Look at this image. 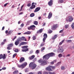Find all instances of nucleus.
Instances as JSON below:
<instances>
[{
  "label": "nucleus",
  "instance_id": "nucleus-1",
  "mask_svg": "<svg viewBox=\"0 0 74 74\" xmlns=\"http://www.w3.org/2000/svg\"><path fill=\"white\" fill-rule=\"evenodd\" d=\"M55 55V53L51 52L45 55L43 57V60H48L50 57H52L53 56Z\"/></svg>",
  "mask_w": 74,
  "mask_h": 74
},
{
  "label": "nucleus",
  "instance_id": "nucleus-2",
  "mask_svg": "<svg viewBox=\"0 0 74 74\" xmlns=\"http://www.w3.org/2000/svg\"><path fill=\"white\" fill-rule=\"evenodd\" d=\"M39 63H41V66H43L45 64H47V61L45 60L43 61L41 59H40L38 61Z\"/></svg>",
  "mask_w": 74,
  "mask_h": 74
},
{
  "label": "nucleus",
  "instance_id": "nucleus-3",
  "mask_svg": "<svg viewBox=\"0 0 74 74\" xmlns=\"http://www.w3.org/2000/svg\"><path fill=\"white\" fill-rule=\"evenodd\" d=\"M27 64V62H25L21 64V65H18V67L19 68H21V69H24Z\"/></svg>",
  "mask_w": 74,
  "mask_h": 74
},
{
  "label": "nucleus",
  "instance_id": "nucleus-4",
  "mask_svg": "<svg viewBox=\"0 0 74 74\" xmlns=\"http://www.w3.org/2000/svg\"><path fill=\"white\" fill-rule=\"evenodd\" d=\"M37 65L36 64H33L32 62H31L29 64V67H32V69H34L36 67Z\"/></svg>",
  "mask_w": 74,
  "mask_h": 74
},
{
  "label": "nucleus",
  "instance_id": "nucleus-5",
  "mask_svg": "<svg viewBox=\"0 0 74 74\" xmlns=\"http://www.w3.org/2000/svg\"><path fill=\"white\" fill-rule=\"evenodd\" d=\"M57 51L58 52H60L62 53L63 52V47L62 46L60 47L57 49Z\"/></svg>",
  "mask_w": 74,
  "mask_h": 74
},
{
  "label": "nucleus",
  "instance_id": "nucleus-6",
  "mask_svg": "<svg viewBox=\"0 0 74 74\" xmlns=\"http://www.w3.org/2000/svg\"><path fill=\"white\" fill-rule=\"evenodd\" d=\"M35 28H36V27L35 25H33L31 26L30 27L28 28V30H35Z\"/></svg>",
  "mask_w": 74,
  "mask_h": 74
},
{
  "label": "nucleus",
  "instance_id": "nucleus-7",
  "mask_svg": "<svg viewBox=\"0 0 74 74\" xmlns=\"http://www.w3.org/2000/svg\"><path fill=\"white\" fill-rule=\"evenodd\" d=\"M6 59V56H5V54H4L3 55V54H1L0 55V59Z\"/></svg>",
  "mask_w": 74,
  "mask_h": 74
},
{
  "label": "nucleus",
  "instance_id": "nucleus-8",
  "mask_svg": "<svg viewBox=\"0 0 74 74\" xmlns=\"http://www.w3.org/2000/svg\"><path fill=\"white\" fill-rule=\"evenodd\" d=\"M44 38H43V42H45L46 38H47V34H45L43 35Z\"/></svg>",
  "mask_w": 74,
  "mask_h": 74
},
{
  "label": "nucleus",
  "instance_id": "nucleus-9",
  "mask_svg": "<svg viewBox=\"0 0 74 74\" xmlns=\"http://www.w3.org/2000/svg\"><path fill=\"white\" fill-rule=\"evenodd\" d=\"M19 39H18L15 42V44L16 45H18L19 44V41H20V38H19Z\"/></svg>",
  "mask_w": 74,
  "mask_h": 74
},
{
  "label": "nucleus",
  "instance_id": "nucleus-10",
  "mask_svg": "<svg viewBox=\"0 0 74 74\" xmlns=\"http://www.w3.org/2000/svg\"><path fill=\"white\" fill-rule=\"evenodd\" d=\"M27 42H21L20 44L19 45H18V47H20L22 45H26V44H27Z\"/></svg>",
  "mask_w": 74,
  "mask_h": 74
},
{
  "label": "nucleus",
  "instance_id": "nucleus-11",
  "mask_svg": "<svg viewBox=\"0 0 74 74\" xmlns=\"http://www.w3.org/2000/svg\"><path fill=\"white\" fill-rule=\"evenodd\" d=\"M69 22H72L73 20V17L71 16H69Z\"/></svg>",
  "mask_w": 74,
  "mask_h": 74
},
{
  "label": "nucleus",
  "instance_id": "nucleus-12",
  "mask_svg": "<svg viewBox=\"0 0 74 74\" xmlns=\"http://www.w3.org/2000/svg\"><path fill=\"white\" fill-rule=\"evenodd\" d=\"M40 7H37L35 10L34 11V12H38V11H40Z\"/></svg>",
  "mask_w": 74,
  "mask_h": 74
},
{
  "label": "nucleus",
  "instance_id": "nucleus-13",
  "mask_svg": "<svg viewBox=\"0 0 74 74\" xmlns=\"http://www.w3.org/2000/svg\"><path fill=\"white\" fill-rule=\"evenodd\" d=\"M58 27V25H54L53 27H52V30H54L56 28V27Z\"/></svg>",
  "mask_w": 74,
  "mask_h": 74
},
{
  "label": "nucleus",
  "instance_id": "nucleus-14",
  "mask_svg": "<svg viewBox=\"0 0 74 74\" xmlns=\"http://www.w3.org/2000/svg\"><path fill=\"white\" fill-rule=\"evenodd\" d=\"M53 2H52V0H51L48 3V4L49 6H52V5L53 4Z\"/></svg>",
  "mask_w": 74,
  "mask_h": 74
},
{
  "label": "nucleus",
  "instance_id": "nucleus-15",
  "mask_svg": "<svg viewBox=\"0 0 74 74\" xmlns=\"http://www.w3.org/2000/svg\"><path fill=\"white\" fill-rule=\"evenodd\" d=\"M42 31H43V29H40L39 30H38L37 31V33H41L42 32Z\"/></svg>",
  "mask_w": 74,
  "mask_h": 74
},
{
  "label": "nucleus",
  "instance_id": "nucleus-16",
  "mask_svg": "<svg viewBox=\"0 0 74 74\" xmlns=\"http://www.w3.org/2000/svg\"><path fill=\"white\" fill-rule=\"evenodd\" d=\"M52 13L50 12L49 13L48 16V18L49 19H50L51 17H52Z\"/></svg>",
  "mask_w": 74,
  "mask_h": 74
},
{
  "label": "nucleus",
  "instance_id": "nucleus-17",
  "mask_svg": "<svg viewBox=\"0 0 74 74\" xmlns=\"http://www.w3.org/2000/svg\"><path fill=\"white\" fill-rule=\"evenodd\" d=\"M25 61V58H23V57H22L21 58L19 62L20 63H21L22 62H23V61Z\"/></svg>",
  "mask_w": 74,
  "mask_h": 74
},
{
  "label": "nucleus",
  "instance_id": "nucleus-18",
  "mask_svg": "<svg viewBox=\"0 0 74 74\" xmlns=\"http://www.w3.org/2000/svg\"><path fill=\"white\" fill-rule=\"evenodd\" d=\"M34 58H35V56L33 55L32 56H31V57H29V59H31V60H32L34 59Z\"/></svg>",
  "mask_w": 74,
  "mask_h": 74
},
{
  "label": "nucleus",
  "instance_id": "nucleus-19",
  "mask_svg": "<svg viewBox=\"0 0 74 74\" xmlns=\"http://www.w3.org/2000/svg\"><path fill=\"white\" fill-rule=\"evenodd\" d=\"M36 7V5H32V6L30 7V9H34Z\"/></svg>",
  "mask_w": 74,
  "mask_h": 74
},
{
  "label": "nucleus",
  "instance_id": "nucleus-20",
  "mask_svg": "<svg viewBox=\"0 0 74 74\" xmlns=\"http://www.w3.org/2000/svg\"><path fill=\"white\" fill-rule=\"evenodd\" d=\"M46 70H47L48 71H51V68L49 66L47 68H46Z\"/></svg>",
  "mask_w": 74,
  "mask_h": 74
},
{
  "label": "nucleus",
  "instance_id": "nucleus-21",
  "mask_svg": "<svg viewBox=\"0 0 74 74\" xmlns=\"http://www.w3.org/2000/svg\"><path fill=\"white\" fill-rule=\"evenodd\" d=\"M21 40H22L23 41H27V40L26 39V38H25V37H22L21 38Z\"/></svg>",
  "mask_w": 74,
  "mask_h": 74
},
{
  "label": "nucleus",
  "instance_id": "nucleus-22",
  "mask_svg": "<svg viewBox=\"0 0 74 74\" xmlns=\"http://www.w3.org/2000/svg\"><path fill=\"white\" fill-rule=\"evenodd\" d=\"M31 34V32L29 31L27 32L24 33V34Z\"/></svg>",
  "mask_w": 74,
  "mask_h": 74
},
{
  "label": "nucleus",
  "instance_id": "nucleus-23",
  "mask_svg": "<svg viewBox=\"0 0 74 74\" xmlns=\"http://www.w3.org/2000/svg\"><path fill=\"white\" fill-rule=\"evenodd\" d=\"M57 37H58V35H55L52 38L53 40H55L56 39Z\"/></svg>",
  "mask_w": 74,
  "mask_h": 74
},
{
  "label": "nucleus",
  "instance_id": "nucleus-24",
  "mask_svg": "<svg viewBox=\"0 0 74 74\" xmlns=\"http://www.w3.org/2000/svg\"><path fill=\"white\" fill-rule=\"evenodd\" d=\"M28 48V46H24L22 47V48L23 49H26Z\"/></svg>",
  "mask_w": 74,
  "mask_h": 74
},
{
  "label": "nucleus",
  "instance_id": "nucleus-25",
  "mask_svg": "<svg viewBox=\"0 0 74 74\" xmlns=\"http://www.w3.org/2000/svg\"><path fill=\"white\" fill-rule=\"evenodd\" d=\"M12 32H13V31L12 30H10L8 32V34H10H10L12 33Z\"/></svg>",
  "mask_w": 74,
  "mask_h": 74
},
{
  "label": "nucleus",
  "instance_id": "nucleus-26",
  "mask_svg": "<svg viewBox=\"0 0 74 74\" xmlns=\"http://www.w3.org/2000/svg\"><path fill=\"white\" fill-rule=\"evenodd\" d=\"M34 25H38V22L36 21H35L34 22Z\"/></svg>",
  "mask_w": 74,
  "mask_h": 74
},
{
  "label": "nucleus",
  "instance_id": "nucleus-27",
  "mask_svg": "<svg viewBox=\"0 0 74 74\" xmlns=\"http://www.w3.org/2000/svg\"><path fill=\"white\" fill-rule=\"evenodd\" d=\"M34 15H35V14L34 13H32L30 15V16L31 17H33V16H34Z\"/></svg>",
  "mask_w": 74,
  "mask_h": 74
},
{
  "label": "nucleus",
  "instance_id": "nucleus-28",
  "mask_svg": "<svg viewBox=\"0 0 74 74\" xmlns=\"http://www.w3.org/2000/svg\"><path fill=\"white\" fill-rule=\"evenodd\" d=\"M8 46L10 47H13V44H10L8 45Z\"/></svg>",
  "mask_w": 74,
  "mask_h": 74
},
{
  "label": "nucleus",
  "instance_id": "nucleus-29",
  "mask_svg": "<svg viewBox=\"0 0 74 74\" xmlns=\"http://www.w3.org/2000/svg\"><path fill=\"white\" fill-rule=\"evenodd\" d=\"M18 73V71H16L14 72L13 73L14 74H17Z\"/></svg>",
  "mask_w": 74,
  "mask_h": 74
},
{
  "label": "nucleus",
  "instance_id": "nucleus-30",
  "mask_svg": "<svg viewBox=\"0 0 74 74\" xmlns=\"http://www.w3.org/2000/svg\"><path fill=\"white\" fill-rule=\"evenodd\" d=\"M64 40H62L61 42L60 43L59 45H62V44H63V42H64Z\"/></svg>",
  "mask_w": 74,
  "mask_h": 74
},
{
  "label": "nucleus",
  "instance_id": "nucleus-31",
  "mask_svg": "<svg viewBox=\"0 0 74 74\" xmlns=\"http://www.w3.org/2000/svg\"><path fill=\"white\" fill-rule=\"evenodd\" d=\"M71 27L73 29H74V23H72Z\"/></svg>",
  "mask_w": 74,
  "mask_h": 74
},
{
  "label": "nucleus",
  "instance_id": "nucleus-32",
  "mask_svg": "<svg viewBox=\"0 0 74 74\" xmlns=\"http://www.w3.org/2000/svg\"><path fill=\"white\" fill-rule=\"evenodd\" d=\"M61 69L62 70H63L65 69V67L64 66H62L61 67Z\"/></svg>",
  "mask_w": 74,
  "mask_h": 74
},
{
  "label": "nucleus",
  "instance_id": "nucleus-33",
  "mask_svg": "<svg viewBox=\"0 0 74 74\" xmlns=\"http://www.w3.org/2000/svg\"><path fill=\"white\" fill-rule=\"evenodd\" d=\"M35 53H36V54L39 53V50H36L35 52Z\"/></svg>",
  "mask_w": 74,
  "mask_h": 74
},
{
  "label": "nucleus",
  "instance_id": "nucleus-34",
  "mask_svg": "<svg viewBox=\"0 0 74 74\" xmlns=\"http://www.w3.org/2000/svg\"><path fill=\"white\" fill-rule=\"evenodd\" d=\"M61 64V62H59L58 63L56 64V66H58V65H60Z\"/></svg>",
  "mask_w": 74,
  "mask_h": 74
},
{
  "label": "nucleus",
  "instance_id": "nucleus-35",
  "mask_svg": "<svg viewBox=\"0 0 74 74\" xmlns=\"http://www.w3.org/2000/svg\"><path fill=\"white\" fill-rule=\"evenodd\" d=\"M45 50V47H43L42 48V49H41V52H42L44 50Z\"/></svg>",
  "mask_w": 74,
  "mask_h": 74
},
{
  "label": "nucleus",
  "instance_id": "nucleus-36",
  "mask_svg": "<svg viewBox=\"0 0 74 74\" xmlns=\"http://www.w3.org/2000/svg\"><path fill=\"white\" fill-rule=\"evenodd\" d=\"M16 55H17V53H14L13 56V58H15V56H16Z\"/></svg>",
  "mask_w": 74,
  "mask_h": 74
},
{
  "label": "nucleus",
  "instance_id": "nucleus-37",
  "mask_svg": "<svg viewBox=\"0 0 74 74\" xmlns=\"http://www.w3.org/2000/svg\"><path fill=\"white\" fill-rule=\"evenodd\" d=\"M7 49H8V50H10V49H11V47L8 46V47H7Z\"/></svg>",
  "mask_w": 74,
  "mask_h": 74
},
{
  "label": "nucleus",
  "instance_id": "nucleus-38",
  "mask_svg": "<svg viewBox=\"0 0 74 74\" xmlns=\"http://www.w3.org/2000/svg\"><path fill=\"white\" fill-rule=\"evenodd\" d=\"M14 52H19V50H18V49H16L14 50Z\"/></svg>",
  "mask_w": 74,
  "mask_h": 74
},
{
  "label": "nucleus",
  "instance_id": "nucleus-39",
  "mask_svg": "<svg viewBox=\"0 0 74 74\" xmlns=\"http://www.w3.org/2000/svg\"><path fill=\"white\" fill-rule=\"evenodd\" d=\"M68 27H69V25L68 24L65 25V27L66 29H67Z\"/></svg>",
  "mask_w": 74,
  "mask_h": 74
},
{
  "label": "nucleus",
  "instance_id": "nucleus-40",
  "mask_svg": "<svg viewBox=\"0 0 74 74\" xmlns=\"http://www.w3.org/2000/svg\"><path fill=\"white\" fill-rule=\"evenodd\" d=\"M62 56V54H60L58 55V57H59V58H61Z\"/></svg>",
  "mask_w": 74,
  "mask_h": 74
},
{
  "label": "nucleus",
  "instance_id": "nucleus-41",
  "mask_svg": "<svg viewBox=\"0 0 74 74\" xmlns=\"http://www.w3.org/2000/svg\"><path fill=\"white\" fill-rule=\"evenodd\" d=\"M31 22H32V21L31 20L28 21L27 22V24H28V25H29V23H30Z\"/></svg>",
  "mask_w": 74,
  "mask_h": 74
},
{
  "label": "nucleus",
  "instance_id": "nucleus-42",
  "mask_svg": "<svg viewBox=\"0 0 74 74\" xmlns=\"http://www.w3.org/2000/svg\"><path fill=\"white\" fill-rule=\"evenodd\" d=\"M25 71L26 72V73H27L29 71V70H28V69H25Z\"/></svg>",
  "mask_w": 74,
  "mask_h": 74
},
{
  "label": "nucleus",
  "instance_id": "nucleus-43",
  "mask_svg": "<svg viewBox=\"0 0 74 74\" xmlns=\"http://www.w3.org/2000/svg\"><path fill=\"white\" fill-rule=\"evenodd\" d=\"M67 41L68 42H71V41H72V40H67Z\"/></svg>",
  "mask_w": 74,
  "mask_h": 74
},
{
  "label": "nucleus",
  "instance_id": "nucleus-44",
  "mask_svg": "<svg viewBox=\"0 0 74 74\" xmlns=\"http://www.w3.org/2000/svg\"><path fill=\"white\" fill-rule=\"evenodd\" d=\"M27 6L28 7H30V6H31V4L30 3H28Z\"/></svg>",
  "mask_w": 74,
  "mask_h": 74
},
{
  "label": "nucleus",
  "instance_id": "nucleus-45",
  "mask_svg": "<svg viewBox=\"0 0 74 74\" xmlns=\"http://www.w3.org/2000/svg\"><path fill=\"white\" fill-rule=\"evenodd\" d=\"M36 39V37L35 36H34L33 38V40H35Z\"/></svg>",
  "mask_w": 74,
  "mask_h": 74
},
{
  "label": "nucleus",
  "instance_id": "nucleus-46",
  "mask_svg": "<svg viewBox=\"0 0 74 74\" xmlns=\"http://www.w3.org/2000/svg\"><path fill=\"white\" fill-rule=\"evenodd\" d=\"M52 33V31L50 30L48 31V33L51 34V33Z\"/></svg>",
  "mask_w": 74,
  "mask_h": 74
},
{
  "label": "nucleus",
  "instance_id": "nucleus-47",
  "mask_svg": "<svg viewBox=\"0 0 74 74\" xmlns=\"http://www.w3.org/2000/svg\"><path fill=\"white\" fill-rule=\"evenodd\" d=\"M59 1H60V3H62L63 2V0H59Z\"/></svg>",
  "mask_w": 74,
  "mask_h": 74
},
{
  "label": "nucleus",
  "instance_id": "nucleus-48",
  "mask_svg": "<svg viewBox=\"0 0 74 74\" xmlns=\"http://www.w3.org/2000/svg\"><path fill=\"white\" fill-rule=\"evenodd\" d=\"M51 68L52 69H55L56 68V66H52Z\"/></svg>",
  "mask_w": 74,
  "mask_h": 74
},
{
  "label": "nucleus",
  "instance_id": "nucleus-49",
  "mask_svg": "<svg viewBox=\"0 0 74 74\" xmlns=\"http://www.w3.org/2000/svg\"><path fill=\"white\" fill-rule=\"evenodd\" d=\"M63 32V29H62V30H61L60 32L59 33H62Z\"/></svg>",
  "mask_w": 74,
  "mask_h": 74
},
{
  "label": "nucleus",
  "instance_id": "nucleus-50",
  "mask_svg": "<svg viewBox=\"0 0 74 74\" xmlns=\"http://www.w3.org/2000/svg\"><path fill=\"white\" fill-rule=\"evenodd\" d=\"M33 52V51L31 50L30 51L29 53L30 54H32V53Z\"/></svg>",
  "mask_w": 74,
  "mask_h": 74
},
{
  "label": "nucleus",
  "instance_id": "nucleus-51",
  "mask_svg": "<svg viewBox=\"0 0 74 74\" xmlns=\"http://www.w3.org/2000/svg\"><path fill=\"white\" fill-rule=\"evenodd\" d=\"M70 55H71V54H67L66 56V57H69V56H70Z\"/></svg>",
  "mask_w": 74,
  "mask_h": 74
},
{
  "label": "nucleus",
  "instance_id": "nucleus-52",
  "mask_svg": "<svg viewBox=\"0 0 74 74\" xmlns=\"http://www.w3.org/2000/svg\"><path fill=\"white\" fill-rule=\"evenodd\" d=\"M43 74H48V73L47 72H45L43 73Z\"/></svg>",
  "mask_w": 74,
  "mask_h": 74
},
{
  "label": "nucleus",
  "instance_id": "nucleus-53",
  "mask_svg": "<svg viewBox=\"0 0 74 74\" xmlns=\"http://www.w3.org/2000/svg\"><path fill=\"white\" fill-rule=\"evenodd\" d=\"M15 38H16V36H15L14 37V38L12 39V41H14V40H15Z\"/></svg>",
  "mask_w": 74,
  "mask_h": 74
},
{
  "label": "nucleus",
  "instance_id": "nucleus-54",
  "mask_svg": "<svg viewBox=\"0 0 74 74\" xmlns=\"http://www.w3.org/2000/svg\"><path fill=\"white\" fill-rule=\"evenodd\" d=\"M2 70H5V69H6V68L5 67H4L2 68Z\"/></svg>",
  "mask_w": 74,
  "mask_h": 74
},
{
  "label": "nucleus",
  "instance_id": "nucleus-55",
  "mask_svg": "<svg viewBox=\"0 0 74 74\" xmlns=\"http://www.w3.org/2000/svg\"><path fill=\"white\" fill-rule=\"evenodd\" d=\"M21 26L22 27H23V26H24V24L22 23L21 25Z\"/></svg>",
  "mask_w": 74,
  "mask_h": 74
},
{
  "label": "nucleus",
  "instance_id": "nucleus-56",
  "mask_svg": "<svg viewBox=\"0 0 74 74\" xmlns=\"http://www.w3.org/2000/svg\"><path fill=\"white\" fill-rule=\"evenodd\" d=\"M51 64H54V61H53L51 62Z\"/></svg>",
  "mask_w": 74,
  "mask_h": 74
},
{
  "label": "nucleus",
  "instance_id": "nucleus-57",
  "mask_svg": "<svg viewBox=\"0 0 74 74\" xmlns=\"http://www.w3.org/2000/svg\"><path fill=\"white\" fill-rule=\"evenodd\" d=\"M7 4H8V3H6L5 4H4V7H6V6H7Z\"/></svg>",
  "mask_w": 74,
  "mask_h": 74
},
{
  "label": "nucleus",
  "instance_id": "nucleus-58",
  "mask_svg": "<svg viewBox=\"0 0 74 74\" xmlns=\"http://www.w3.org/2000/svg\"><path fill=\"white\" fill-rule=\"evenodd\" d=\"M5 44V42H3L1 43V44H2V45H3V44Z\"/></svg>",
  "mask_w": 74,
  "mask_h": 74
},
{
  "label": "nucleus",
  "instance_id": "nucleus-59",
  "mask_svg": "<svg viewBox=\"0 0 74 74\" xmlns=\"http://www.w3.org/2000/svg\"><path fill=\"white\" fill-rule=\"evenodd\" d=\"M45 24H46V23H44L42 25V26H44L45 25Z\"/></svg>",
  "mask_w": 74,
  "mask_h": 74
},
{
  "label": "nucleus",
  "instance_id": "nucleus-60",
  "mask_svg": "<svg viewBox=\"0 0 74 74\" xmlns=\"http://www.w3.org/2000/svg\"><path fill=\"white\" fill-rule=\"evenodd\" d=\"M44 44H41L40 47H42V46H43V45H44Z\"/></svg>",
  "mask_w": 74,
  "mask_h": 74
},
{
  "label": "nucleus",
  "instance_id": "nucleus-61",
  "mask_svg": "<svg viewBox=\"0 0 74 74\" xmlns=\"http://www.w3.org/2000/svg\"><path fill=\"white\" fill-rule=\"evenodd\" d=\"M25 49V51H28V50H29V48H27V49Z\"/></svg>",
  "mask_w": 74,
  "mask_h": 74
},
{
  "label": "nucleus",
  "instance_id": "nucleus-62",
  "mask_svg": "<svg viewBox=\"0 0 74 74\" xmlns=\"http://www.w3.org/2000/svg\"><path fill=\"white\" fill-rule=\"evenodd\" d=\"M4 28H5V27L4 26H3L2 28V30H4Z\"/></svg>",
  "mask_w": 74,
  "mask_h": 74
},
{
  "label": "nucleus",
  "instance_id": "nucleus-63",
  "mask_svg": "<svg viewBox=\"0 0 74 74\" xmlns=\"http://www.w3.org/2000/svg\"><path fill=\"white\" fill-rule=\"evenodd\" d=\"M8 30H7L5 31V33H6V34H7V33H8Z\"/></svg>",
  "mask_w": 74,
  "mask_h": 74
},
{
  "label": "nucleus",
  "instance_id": "nucleus-64",
  "mask_svg": "<svg viewBox=\"0 0 74 74\" xmlns=\"http://www.w3.org/2000/svg\"><path fill=\"white\" fill-rule=\"evenodd\" d=\"M38 74H42L41 72H39L38 73Z\"/></svg>",
  "mask_w": 74,
  "mask_h": 74
}]
</instances>
